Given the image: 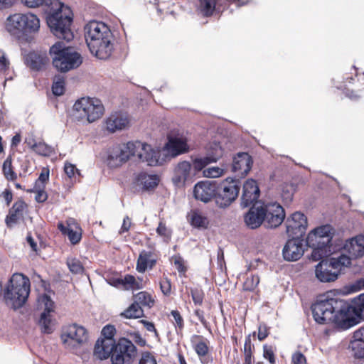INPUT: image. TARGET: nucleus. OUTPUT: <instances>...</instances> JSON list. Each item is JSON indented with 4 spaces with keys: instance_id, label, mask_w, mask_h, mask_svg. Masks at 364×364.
I'll return each instance as SVG.
<instances>
[{
    "instance_id": "nucleus-9",
    "label": "nucleus",
    "mask_w": 364,
    "mask_h": 364,
    "mask_svg": "<svg viewBox=\"0 0 364 364\" xmlns=\"http://www.w3.org/2000/svg\"><path fill=\"white\" fill-rule=\"evenodd\" d=\"M104 113V106L97 98L82 97L73 105V115L78 120L92 123L99 119Z\"/></svg>"
},
{
    "instance_id": "nucleus-23",
    "label": "nucleus",
    "mask_w": 364,
    "mask_h": 364,
    "mask_svg": "<svg viewBox=\"0 0 364 364\" xmlns=\"http://www.w3.org/2000/svg\"><path fill=\"white\" fill-rule=\"evenodd\" d=\"M58 228L63 235L68 237L70 242L73 245L77 244L80 241L82 238V230L75 219H68L66 225L60 223L58 225Z\"/></svg>"
},
{
    "instance_id": "nucleus-19",
    "label": "nucleus",
    "mask_w": 364,
    "mask_h": 364,
    "mask_svg": "<svg viewBox=\"0 0 364 364\" xmlns=\"http://www.w3.org/2000/svg\"><path fill=\"white\" fill-rule=\"evenodd\" d=\"M287 232L290 236L298 237L302 236L307 228V218L301 212H295L289 217L285 223Z\"/></svg>"
},
{
    "instance_id": "nucleus-64",
    "label": "nucleus",
    "mask_w": 364,
    "mask_h": 364,
    "mask_svg": "<svg viewBox=\"0 0 364 364\" xmlns=\"http://www.w3.org/2000/svg\"><path fill=\"white\" fill-rule=\"evenodd\" d=\"M22 3L29 8H36L42 5L45 0H21Z\"/></svg>"
},
{
    "instance_id": "nucleus-59",
    "label": "nucleus",
    "mask_w": 364,
    "mask_h": 364,
    "mask_svg": "<svg viewBox=\"0 0 364 364\" xmlns=\"http://www.w3.org/2000/svg\"><path fill=\"white\" fill-rule=\"evenodd\" d=\"M136 281V279L134 276L127 274L122 279V283L124 285H128L129 288L134 289Z\"/></svg>"
},
{
    "instance_id": "nucleus-56",
    "label": "nucleus",
    "mask_w": 364,
    "mask_h": 364,
    "mask_svg": "<svg viewBox=\"0 0 364 364\" xmlns=\"http://www.w3.org/2000/svg\"><path fill=\"white\" fill-rule=\"evenodd\" d=\"M139 364H157V363L154 356L146 352L142 354Z\"/></svg>"
},
{
    "instance_id": "nucleus-24",
    "label": "nucleus",
    "mask_w": 364,
    "mask_h": 364,
    "mask_svg": "<svg viewBox=\"0 0 364 364\" xmlns=\"http://www.w3.org/2000/svg\"><path fill=\"white\" fill-rule=\"evenodd\" d=\"M259 196V188L257 182L253 179L246 181L243 185L242 205L244 207H247L256 201Z\"/></svg>"
},
{
    "instance_id": "nucleus-54",
    "label": "nucleus",
    "mask_w": 364,
    "mask_h": 364,
    "mask_svg": "<svg viewBox=\"0 0 364 364\" xmlns=\"http://www.w3.org/2000/svg\"><path fill=\"white\" fill-rule=\"evenodd\" d=\"M64 171L70 178L75 177V173L79 174V171L75 166L68 162H66L64 165Z\"/></svg>"
},
{
    "instance_id": "nucleus-47",
    "label": "nucleus",
    "mask_w": 364,
    "mask_h": 364,
    "mask_svg": "<svg viewBox=\"0 0 364 364\" xmlns=\"http://www.w3.org/2000/svg\"><path fill=\"white\" fill-rule=\"evenodd\" d=\"M54 152V149L52 146L41 141V143L38 144L36 154L43 156H49Z\"/></svg>"
},
{
    "instance_id": "nucleus-35",
    "label": "nucleus",
    "mask_w": 364,
    "mask_h": 364,
    "mask_svg": "<svg viewBox=\"0 0 364 364\" xmlns=\"http://www.w3.org/2000/svg\"><path fill=\"white\" fill-rule=\"evenodd\" d=\"M191 341L196 354L200 358V362L203 364H207L208 360L205 357L208 353V346L206 341L198 335L193 336Z\"/></svg>"
},
{
    "instance_id": "nucleus-17",
    "label": "nucleus",
    "mask_w": 364,
    "mask_h": 364,
    "mask_svg": "<svg viewBox=\"0 0 364 364\" xmlns=\"http://www.w3.org/2000/svg\"><path fill=\"white\" fill-rule=\"evenodd\" d=\"M264 222L268 228H277L280 225L285 218L283 208L277 203L262 204Z\"/></svg>"
},
{
    "instance_id": "nucleus-45",
    "label": "nucleus",
    "mask_w": 364,
    "mask_h": 364,
    "mask_svg": "<svg viewBox=\"0 0 364 364\" xmlns=\"http://www.w3.org/2000/svg\"><path fill=\"white\" fill-rule=\"evenodd\" d=\"M3 171L5 177L9 180L16 178V174L12 170L11 158L8 157L3 164Z\"/></svg>"
},
{
    "instance_id": "nucleus-30",
    "label": "nucleus",
    "mask_w": 364,
    "mask_h": 364,
    "mask_svg": "<svg viewBox=\"0 0 364 364\" xmlns=\"http://www.w3.org/2000/svg\"><path fill=\"white\" fill-rule=\"evenodd\" d=\"M264 218L262 205H255L245 216L246 225L251 229H255L261 225Z\"/></svg>"
},
{
    "instance_id": "nucleus-3",
    "label": "nucleus",
    "mask_w": 364,
    "mask_h": 364,
    "mask_svg": "<svg viewBox=\"0 0 364 364\" xmlns=\"http://www.w3.org/2000/svg\"><path fill=\"white\" fill-rule=\"evenodd\" d=\"M335 229L324 225L311 230L306 237V245L312 248L311 258L318 261L333 254L338 249L333 242Z\"/></svg>"
},
{
    "instance_id": "nucleus-20",
    "label": "nucleus",
    "mask_w": 364,
    "mask_h": 364,
    "mask_svg": "<svg viewBox=\"0 0 364 364\" xmlns=\"http://www.w3.org/2000/svg\"><path fill=\"white\" fill-rule=\"evenodd\" d=\"M223 153L224 151L219 143H210L207 148L206 156L197 158L193 161L194 170L201 171L209 164L216 162L223 156Z\"/></svg>"
},
{
    "instance_id": "nucleus-44",
    "label": "nucleus",
    "mask_w": 364,
    "mask_h": 364,
    "mask_svg": "<svg viewBox=\"0 0 364 364\" xmlns=\"http://www.w3.org/2000/svg\"><path fill=\"white\" fill-rule=\"evenodd\" d=\"M225 173V170L218 166H212L203 171V176L205 178H218Z\"/></svg>"
},
{
    "instance_id": "nucleus-14",
    "label": "nucleus",
    "mask_w": 364,
    "mask_h": 364,
    "mask_svg": "<svg viewBox=\"0 0 364 364\" xmlns=\"http://www.w3.org/2000/svg\"><path fill=\"white\" fill-rule=\"evenodd\" d=\"M133 149L132 141L111 147L107 156L108 166L114 168L125 163L131 156H133Z\"/></svg>"
},
{
    "instance_id": "nucleus-16",
    "label": "nucleus",
    "mask_w": 364,
    "mask_h": 364,
    "mask_svg": "<svg viewBox=\"0 0 364 364\" xmlns=\"http://www.w3.org/2000/svg\"><path fill=\"white\" fill-rule=\"evenodd\" d=\"M188 141L187 136L183 133L171 132L168 136V141L164 150L170 156H177L188 151L190 147Z\"/></svg>"
},
{
    "instance_id": "nucleus-29",
    "label": "nucleus",
    "mask_w": 364,
    "mask_h": 364,
    "mask_svg": "<svg viewBox=\"0 0 364 364\" xmlns=\"http://www.w3.org/2000/svg\"><path fill=\"white\" fill-rule=\"evenodd\" d=\"M114 339L99 338L95 346L94 355L100 360H105L112 354L115 346Z\"/></svg>"
},
{
    "instance_id": "nucleus-15",
    "label": "nucleus",
    "mask_w": 364,
    "mask_h": 364,
    "mask_svg": "<svg viewBox=\"0 0 364 364\" xmlns=\"http://www.w3.org/2000/svg\"><path fill=\"white\" fill-rule=\"evenodd\" d=\"M132 144L133 156H136L140 161L146 163L149 166H156L160 164L159 149L139 141H132Z\"/></svg>"
},
{
    "instance_id": "nucleus-61",
    "label": "nucleus",
    "mask_w": 364,
    "mask_h": 364,
    "mask_svg": "<svg viewBox=\"0 0 364 364\" xmlns=\"http://www.w3.org/2000/svg\"><path fill=\"white\" fill-rule=\"evenodd\" d=\"M174 265L178 272L184 274L186 271V268L183 264V260L180 257H176L174 258Z\"/></svg>"
},
{
    "instance_id": "nucleus-50",
    "label": "nucleus",
    "mask_w": 364,
    "mask_h": 364,
    "mask_svg": "<svg viewBox=\"0 0 364 364\" xmlns=\"http://www.w3.org/2000/svg\"><path fill=\"white\" fill-rule=\"evenodd\" d=\"M41 140L36 139L33 134L28 135L25 139V144L35 153L36 152V150L38 147V144L41 143Z\"/></svg>"
},
{
    "instance_id": "nucleus-55",
    "label": "nucleus",
    "mask_w": 364,
    "mask_h": 364,
    "mask_svg": "<svg viewBox=\"0 0 364 364\" xmlns=\"http://www.w3.org/2000/svg\"><path fill=\"white\" fill-rule=\"evenodd\" d=\"M9 60L7 58L4 51L0 50V70L6 71L9 68Z\"/></svg>"
},
{
    "instance_id": "nucleus-62",
    "label": "nucleus",
    "mask_w": 364,
    "mask_h": 364,
    "mask_svg": "<svg viewBox=\"0 0 364 364\" xmlns=\"http://www.w3.org/2000/svg\"><path fill=\"white\" fill-rule=\"evenodd\" d=\"M140 322L144 325V328L149 332L154 333V337L158 338L159 335L155 328V326L152 322H149L145 320H141Z\"/></svg>"
},
{
    "instance_id": "nucleus-31",
    "label": "nucleus",
    "mask_w": 364,
    "mask_h": 364,
    "mask_svg": "<svg viewBox=\"0 0 364 364\" xmlns=\"http://www.w3.org/2000/svg\"><path fill=\"white\" fill-rule=\"evenodd\" d=\"M188 220L190 224L195 228L206 230L210 225V220L207 214L198 209L191 210L188 215Z\"/></svg>"
},
{
    "instance_id": "nucleus-28",
    "label": "nucleus",
    "mask_w": 364,
    "mask_h": 364,
    "mask_svg": "<svg viewBox=\"0 0 364 364\" xmlns=\"http://www.w3.org/2000/svg\"><path fill=\"white\" fill-rule=\"evenodd\" d=\"M344 251L349 254L350 259L364 255V236L359 235L347 240L343 245Z\"/></svg>"
},
{
    "instance_id": "nucleus-2",
    "label": "nucleus",
    "mask_w": 364,
    "mask_h": 364,
    "mask_svg": "<svg viewBox=\"0 0 364 364\" xmlns=\"http://www.w3.org/2000/svg\"><path fill=\"white\" fill-rule=\"evenodd\" d=\"M85 38L91 53L101 60L108 59L114 50V36L102 21H92L85 26Z\"/></svg>"
},
{
    "instance_id": "nucleus-46",
    "label": "nucleus",
    "mask_w": 364,
    "mask_h": 364,
    "mask_svg": "<svg viewBox=\"0 0 364 364\" xmlns=\"http://www.w3.org/2000/svg\"><path fill=\"white\" fill-rule=\"evenodd\" d=\"M259 282V278L257 275H252L247 277L243 284V289L245 291H253Z\"/></svg>"
},
{
    "instance_id": "nucleus-43",
    "label": "nucleus",
    "mask_w": 364,
    "mask_h": 364,
    "mask_svg": "<svg viewBox=\"0 0 364 364\" xmlns=\"http://www.w3.org/2000/svg\"><path fill=\"white\" fill-rule=\"evenodd\" d=\"M67 265L70 271L73 274H82L84 271V267L80 261L76 258L68 259Z\"/></svg>"
},
{
    "instance_id": "nucleus-8",
    "label": "nucleus",
    "mask_w": 364,
    "mask_h": 364,
    "mask_svg": "<svg viewBox=\"0 0 364 364\" xmlns=\"http://www.w3.org/2000/svg\"><path fill=\"white\" fill-rule=\"evenodd\" d=\"M350 265V259L345 255L329 260H322L315 267V276L323 283L335 282L343 268Z\"/></svg>"
},
{
    "instance_id": "nucleus-38",
    "label": "nucleus",
    "mask_w": 364,
    "mask_h": 364,
    "mask_svg": "<svg viewBox=\"0 0 364 364\" xmlns=\"http://www.w3.org/2000/svg\"><path fill=\"white\" fill-rule=\"evenodd\" d=\"M217 0H199L198 12L205 16L213 14L216 8Z\"/></svg>"
},
{
    "instance_id": "nucleus-22",
    "label": "nucleus",
    "mask_w": 364,
    "mask_h": 364,
    "mask_svg": "<svg viewBox=\"0 0 364 364\" xmlns=\"http://www.w3.org/2000/svg\"><path fill=\"white\" fill-rule=\"evenodd\" d=\"M304 253L303 241L298 238L289 240L282 250V255L287 261H296Z\"/></svg>"
},
{
    "instance_id": "nucleus-7",
    "label": "nucleus",
    "mask_w": 364,
    "mask_h": 364,
    "mask_svg": "<svg viewBox=\"0 0 364 364\" xmlns=\"http://www.w3.org/2000/svg\"><path fill=\"white\" fill-rule=\"evenodd\" d=\"M53 66L60 72H68L77 68L82 62L80 53L63 43L57 42L50 48Z\"/></svg>"
},
{
    "instance_id": "nucleus-5",
    "label": "nucleus",
    "mask_w": 364,
    "mask_h": 364,
    "mask_svg": "<svg viewBox=\"0 0 364 364\" xmlns=\"http://www.w3.org/2000/svg\"><path fill=\"white\" fill-rule=\"evenodd\" d=\"M51 4L56 6L47 16V23L53 34L58 38L70 41L73 38L70 30L73 21V14L69 7L65 6L58 0H52Z\"/></svg>"
},
{
    "instance_id": "nucleus-10",
    "label": "nucleus",
    "mask_w": 364,
    "mask_h": 364,
    "mask_svg": "<svg viewBox=\"0 0 364 364\" xmlns=\"http://www.w3.org/2000/svg\"><path fill=\"white\" fill-rule=\"evenodd\" d=\"M60 338L66 350L77 353L87 343L89 333L84 326L73 323L63 328Z\"/></svg>"
},
{
    "instance_id": "nucleus-51",
    "label": "nucleus",
    "mask_w": 364,
    "mask_h": 364,
    "mask_svg": "<svg viewBox=\"0 0 364 364\" xmlns=\"http://www.w3.org/2000/svg\"><path fill=\"white\" fill-rule=\"evenodd\" d=\"M116 330L114 326L107 325L102 330V339H114Z\"/></svg>"
},
{
    "instance_id": "nucleus-41",
    "label": "nucleus",
    "mask_w": 364,
    "mask_h": 364,
    "mask_svg": "<svg viewBox=\"0 0 364 364\" xmlns=\"http://www.w3.org/2000/svg\"><path fill=\"white\" fill-rule=\"evenodd\" d=\"M52 90L53 93L57 96H60L64 93L65 80L63 76L58 75L55 77L52 86Z\"/></svg>"
},
{
    "instance_id": "nucleus-26",
    "label": "nucleus",
    "mask_w": 364,
    "mask_h": 364,
    "mask_svg": "<svg viewBox=\"0 0 364 364\" xmlns=\"http://www.w3.org/2000/svg\"><path fill=\"white\" fill-rule=\"evenodd\" d=\"M27 211V205L23 200L16 201L10 209L6 218V223L9 228H13L23 220Z\"/></svg>"
},
{
    "instance_id": "nucleus-13",
    "label": "nucleus",
    "mask_w": 364,
    "mask_h": 364,
    "mask_svg": "<svg viewBox=\"0 0 364 364\" xmlns=\"http://www.w3.org/2000/svg\"><path fill=\"white\" fill-rule=\"evenodd\" d=\"M136 354L134 345L128 339L121 338L115 344L111 360L112 364H130Z\"/></svg>"
},
{
    "instance_id": "nucleus-21",
    "label": "nucleus",
    "mask_w": 364,
    "mask_h": 364,
    "mask_svg": "<svg viewBox=\"0 0 364 364\" xmlns=\"http://www.w3.org/2000/svg\"><path fill=\"white\" fill-rule=\"evenodd\" d=\"M193 196L205 203H208L213 197H216V185L210 181L198 182L193 188Z\"/></svg>"
},
{
    "instance_id": "nucleus-18",
    "label": "nucleus",
    "mask_w": 364,
    "mask_h": 364,
    "mask_svg": "<svg viewBox=\"0 0 364 364\" xmlns=\"http://www.w3.org/2000/svg\"><path fill=\"white\" fill-rule=\"evenodd\" d=\"M195 175V171L192 170L191 163L183 161L179 162L174 168L172 181L176 187L181 188L186 183L192 182Z\"/></svg>"
},
{
    "instance_id": "nucleus-32",
    "label": "nucleus",
    "mask_w": 364,
    "mask_h": 364,
    "mask_svg": "<svg viewBox=\"0 0 364 364\" xmlns=\"http://www.w3.org/2000/svg\"><path fill=\"white\" fill-rule=\"evenodd\" d=\"M49 60L46 53L31 52L26 57L28 66L32 70H40L43 69Z\"/></svg>"
},
{
    "instance_id": "nucleus-34",
    "label": "nucleus",
    "mask_w": 364,
    "mask_h": 364,
    "mask_svg": "<svg viewBox=\"0 0 364 364\" xmlns=\"http://www.w3.org/2000/svg\"><path fill=\"white\" fill-rule=\"evenodd\" d=\"M156 262V258L153 252L143 250L140 252L137 259L136 270L143 273L147 269H151L155 265Z\"/></svg>"
},
{
    "instance_id": "nucleus-40",
    "label": "nucleus",
    "mask_w": 364,
    "mask_h": 364,
    "mask_svg": "<svg viewBox=\"0 0 364 364\" xmlns=\"http://www.w3.org/2000/svg\"><path fill=\"white\" fill-rule=\"evenodd\" d=\"M144 314L141 306H139L135 301L129 306L121 315L127 318H140Z\"/></svg>"
},
{
    "instance_id": "nucleus-11",
    "label": "nucleus",
    "mask_w": 364,
    "mask_h": 364,
    "mask_svg": "<svg viewBox=\"0 0 364 364\" xmlns=\"http://www.w3.org/2000/svg\"><path fill=\"white\" fill-rule=\"evenodd\" d=\"M240 188V181L227 178L216 188V203L218 207H228L237 198Z\"/></svg>"
},
{
    "instance_id": "nucleus-27",
    "label": "nucleus",
    "mask_w": 364,
    "mask_h": 364,
    "mask_svg": "<svg viewBox=\"0 0 364 364\" xmlns=\"http://www.w3.org/2000/svg\"><path fill=\"white\" fill-rule=\"evenodd\" d=\"M129 123V118L127 113L115 112L107 119L106 127L109 132H114L127 128Z\"/></svg>"
},
{
    "instance_id": "nucleus-12",
    "label": "nucleus",
    "mask_w": 364,
    "mask_h": 364,
    "mask_svg": "<svg viewBox=\"0 0 364 364\" xmlns=\"http://www.w3.org/2000/svg\"><path fill=\"white\" fill-rule=\"evenodd\" d=\"M38 306L43 311L38 321L39 326L43 332L50 333L53 331L55 323L53 316L55 309V303L49 295L43 294L38 298Z\"/></svg>"
},
{
    "instance_id": "nucleus-36",
    "label": "nucleus",
    "mask_w": 364,
    "mask_h": 364,
    "mask_svg": "<svg viewBox=\"0 0 364 364\" xmlns=\"http://www.w3.org/2000/svg\"><path fill=\"white\" fill-rule=\"evenodd\" d=\"M349 311H348V316L351 319H355L353 317V314L357 318L364 321V294H360L357 299L355 301L353 306L348 304Z\"/></svg>"
},
{
    "instance_id": "nucleus-52",
    "label": "nucleus",
    "mask_w": 364,
    "mask_h": 364,
    "mask_svg": "<svg viewBox=\"0 0 364 364\" xmlns=\"http://www.w3.org/2000/svg\"><path fill=\"white\" fill-rule=\"evenodd\" d=\"M49 179V170L43 168L35 183V186H43L45 187V183Z\"/></svg>"
},
{
    "instance_id": "nucleus-4",
    "label": "nucleus",
    "mask_w": 364,
    "mask_h": 364,
    "mask_svg": "<svg viewBox=\"0 0 364 364\" xmlns=\"http://www.w3.org/2000/svg\"><path fill=\"white\" fill-rule=\"evenodd\" d=\"M6 28L14 38L28 41L31 36L38 32L40 19L31 12L14 14L6 18Z\"/></svg>"
},
{
    "instance_id": "nucleus-63",
    "label": "nucleus",
    "mask_w": 364,
    "mask_h": 364,
    "mask_svg": "<svg viewBox=\"0 0 364 364\" xmlns=\"http://www.w3.org/2000/svg\"><path fill=\"white\" fill-rule=\"evenodd\" d=\"M194 315L205 328L208 327V323L205 318L203 311L197 309L194 311Z\"/></svg>"
},
{
    "instance_id": "nucleus-53",
    "label": "nucleus",
    "mask_w": 364,
    "mask_h": 364,
    "mask_svg": "<svg viewBox=\"0 0 364 364\" xmlns=\"http://www.w3.org/2000/svg\"><path fill=\"white\" fill-rule=\"evenodd\" d=\"M191 296L196 305H200L203 300V292L198 289H191Z\"/></svg>"
},
{
    "instance_id": "nucleus-37",
    "label": "nucleus",
    "mask_w": 364,
    "mask_h": 364,
    "mask_svg": "<svg viewBox=\"0 0 364 364\" xmlns=\"http://www.w3.org/2000/svg\"><path fill=\"white\" fill-rule=\"evenodd\" d=\"M136 180L138 186L146 190L155 188L159 182L156 175H149L144 173L139 174Z\"/></svg>"
},
{
    "instance_id": "nucleus-6",
    "label": "nucleus",
    "mask_w": 364,
    "mask_h": 364,
    "mask_svg": "<svg viewBox=\"0 0 364 364\" xmlns=\"http://www.w3.org/2000/svg\"><path fill=\"white\" fill-rule=\"evenodd\" d=\"M30 287L27 277L20 273L14 274L4 291L6 304L14 309L21 308L27 301Z\"/></svg>"
},
{
    "instance_id": "nucleus-57",
    "label": "nucleus",
    "mask_w": 364,
    "mask_h": 364,
    "mask_svg": "<svg viewBox=\"0 0 364 364\" xmlns=\"http://www.w3.org/2000/svg\"><path fill=\"white\" fill-rule=\"evenodd\" d=\"M160 287L161 289V291L164 295H169L171 293V282L168 279L165 278L162 279L160 282Z\"/></svg>"
},
{
    "instance_id": "nucleus-25",
    "label": "nucleus",
    "mask_w": 364,
    "mask_h": 364,
    "mask_svg": "<svg viewBox=\"0 0 364 364\" xmlns=\"http://www.w3.org/2000/svg\"><path fill=\"white\" fill-rule=\"evenodd\" d=\"M252 164V160L247 153H239L233 159L232 171L238 176L243 177L250 171Z\"/></svg>"
},
{
    "instance_id": "nucleus-39",
    "label": "nucleus",
    "mask_w": 364,
    "mask_h": 364,
    "mask_svg": "<svg viewBox=\"0 0 364 364\" xmlns=\"http://www.w3.org/2000/svg\"><path fill=\"white\" fill-rule=\"evenodd\" d=\"M134 301L140 306L151 308L154 303L151 295L146 291H140L134 295Z\"/></svg>"
},
{
    "instance_id": "nucleus-60",
    "label": "nucleus",
    "mask_w": 364,
    "mask_h": 364,
    "mask_svg": "<svg viewBox=\"0 0 364 364\" xmlns=\"http://www.w3.org/2000/svg\"><path fill=\"white\" fill-rule=\"evenodd\" d=\"M132 225V220L129 217L125 216L123 219V223L119 230V233L122 234L125 232H128Z\"/></svg>"
},
{
    "instance_id": "nucleus-1",
    "label": "nucleus",
    "mask_w": 364,
    "mask_h": 364,
    "mask_svg": "<svg viewBox=\"0 0 364 364\" xmlns=\"http://www.w3.org/2000/svg\"><path fill=\"white\" fill-rule=\"evenodd\" d=\"M348 304L334 297L332 291H328L318 296L312 305L311 310L314 320L320 324L333 323L338 328L346 330L357 323L355 319L348 316Z\"/></svg>"
},
{
    "instance_id": "nucleus-48",
    "label": "nucleus",
    "mask_w": 364,
    "mask_h": 364,
    "mask_svg": "<svg viewBox=\"0 0 364 364\" xmlns=\"http://www.w3.org/2000/svg\"><path fill=\"white\" fill-rule=\"evenodd\" d=\"M171 315L173 317V323L175 325L176 329L181 331L183 328V319L177 310H173L171 312Z\"/></svg>"
},
{
    "instance_id": "nucleus-33",
    "label": "nucleus",
    "mask_w": 364,
    "mask_h": 364,
    "mask_svg": "<svg viewBox=\"0 0 364 364\" xmlns=\"http://www.w3.org/2000/svg\"><path fill=\"white\" fill-rule=\"evenodd\" d=\"M350 347L355 357L364 358V326L354 331Z\"/></svg>"
},
{
    "instance_id": "nucleus-49",
    "label": "nucleus",
    "mask_w": 364,
    "mask_h": 364,
    "mask_svg": "<svg viewBox=\"0 0 364 364\" xmlns=\"http://www.w3.org/2000/svg\"><path fill=\"white\" fill-rule=\"evenodd\" d=\"M34 192L36 193L35 199L38 203H43L47 200L48 196L46 192L44 191L45 187L43 186H35Z\"/></svg>"
},
{
    "instance_id": "nucleus-42",
    "label": "nucleus",
    "mask_w": 364,
    "mask_h": 364,
    "mask_svg": "<svg viewBox=\"0 0 364 364\" xmlns=\"http://www.w3.org/2000/svg\"><path fill=\"white\" fill-rule=\"evenodd\" d=\"M156 233L164 242H168L171 238L172 231L164 223L160 222L156 228Z\"/></svg>"
},
{
    "instance_id": "nucleus-58",
    "label": "nucleus",
    "mask_w": 364,
    "mask_h": 364,
    "mask_svg": "<svg viewBox=\"0 0 364 364\" xmlns=\"http://www.w3.org/2000/svg\"><path fill=\"white\" fill-rule=\"evenodd\" d=\"M292 363L294 364H306L305 356L300 352H296L291 357Z\"/></svg>"
}]
</instances>
